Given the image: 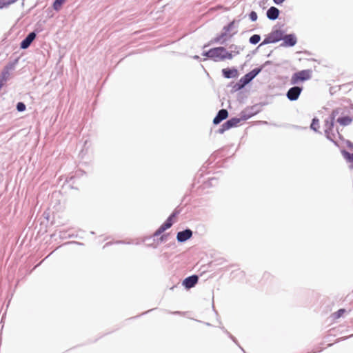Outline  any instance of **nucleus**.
<instances>
[{
  "instance_id": "f257e3e1",
  "label": "nucleus",
  "mask_w": 353,
  "mask_h": 353,
  "mask_svg": "<svg viewBox=\"0 0 353 353\" xmlns=\"http://www.w3.org/2000/svg\"><path fill=\"white\" fill-rule=\"evenodd\" d=\"M203 56L208 57L214 61H223L225 59H232L233 54L227 51L223 47H217L203 52Z\"/></svg>"
},
{
  "instance_id": "f03ea898",
  "label": "nucleus",
  "mask_w": 353,
  "mask_h": 353,
  "mask_svg": "<svg viewBox=\"0 0 353 353\" xmlns=\"http://www.w3.org/2000/svg\"><path fill=\"white\" fill-rule=\"evenodd\" d=\"M334 119L335 112L333 111L329 118L325 121V134L329 140L336 143L337 137L340 138L341 135L338 129L334 128Z\"/></svg>"
},
{
  "instance_id": "7ed1b4c3",
  "label": "nucleus",
  "mask_w": 353,
  "mask_h": 353,
  "mask_svg": "<svg viewBox=\"0 0 353 353\" xmlns=\"http://www.w3.org/2000/svg\"><path fill=\"white\" fill-rule=\"evenodd\" d=\"M312 71L311 70H303L295 72L292 74L290 83L292 85L299 84L300 82H303L310 80L312 78Z\"/></svg>"
},
{
  "instance_id": "20e7f679",
  "label": "nucleus",
  "mask_w": 353,
  "mask_h": 353,
  "mask_svg": "<svg viewBox=\"0 0 353 353\" xmlns=\"http://www.w3.org/2000/svg\"><path fill=\"white\" fill-rule=\"evenodd\" d=\"M283 32L280 30L272 32L262 42L261 45L276 43L283 39Z\"/></svg>"
},
{
  "instance_id": "39448f33",
  "label": "nucleus",
  "mask_w": 353,
  "mask_h": 353,
  "mask_svg": "<svg viewBox=\"0 0 353 353\" xmlns=\"http://www.w3.org/2000/svg\"><path fill=\"white\" fill-rule=\"evenodd\" d=\"M261 71V68H254L243 77L241 78L239 82L241 83V86L243 87L248 83H249Z\"/></svg>"
},
{
  "instance_id": "423d86ee",
  "label": "nucleus",
  "mask_w": 353,
  "mask_h": 353,
  "mask_svg": "<svg viewBox=\"0 0 353 353\" xmlns=\"http://www.w3.org/2000/svg\"><path fill=\"white\" fill-rule=\"evenodd\" d=\"M303 88L299 86H293L288 90L286 97L290 101H296L299 99Z\"/></svg>"
},
{
  "instance_id": "0eeeda50",
  "label": "nucleus",
  "mask_w": 353,
  "mask_h": 353,
  "mask_svg": "<svg viewBox=\"0 0 353 353\" xmlns=\"http://www.w3.org/2000/svg\"><path fill=\"white\" fill-rule=\"evenodd\" d=\"M236 32L237 30H234L233 32L230 33L229 31L223 30L222 32L214 39V42L223 44L228 39L231 38Z\"/></svg>"
},
{
  "instance_id": "6e6552de",
  "label": "nucleus",
  "mask_w": 353,
  "mask_h": 353,
  "mask_svg": "<svg viewBox=\"0 0 353 353\" xmlns=\"http://www.w3.org/2000/svg\"><path fill=\"white\" fill-rule=\"evenodd\" d=\"M283 43L281 44L282 47H292L296 45L297 39L294 34H283Z\"/></svg>"
},
{
  "instance_id": "1a4fd4ad",
  "label": "nucleus",
  "mask_w": 353,
  "mask_h": 353,
  "mask_svg": "<svg viewBox=\"0 0 353 353\" xmlns=\"http://www.w3.org/2000/svg\"><path fill=\"white\" fill-rule=\"evenodd\" d=\"M241 119L232 118L227 121L222 125V128L219 129V132L223 133L224 131L229 130L231 128L236 127L241 121Z\"/></svg>"
},
{
  "instance_id": "9d476101",
  "label": "nucleus",
  "mask_w": 353,
  "mask_h": 353,
  "mask_svg": "<svg viewBox=\"0 0 353 353\" xmlns=\"http://www.w3.org/2000/svg\"><path fill=\"white\" fill-rule=\"evenodd\" d=\"M36 37L34 32L29 33L27 37L21 42L20 47L22 49L28 48Z\"/></svg>"
},
{
  "instance_id": "9b49d317",
  "label": "nucleus",
  "mask_w": 353,
  "mask_h": 353,
  "mask_svg": "<svg viewBox=\"0 0 353 353\" xmlns=\"http://www.w3.org/2000/svg\"><path fill=\"white\" fill-rule=\"evenodd\" d=\"M198 279L199 278L196 275L188 276L183 280V285H184L185 288L190 289L197 283Z\"/></svg>"
},
{
  "instance_id": "f8f14e48",
  "label": "nucleus",
  "mask_w": 353,
  "mask_h": 353,
  "mask_svg": "<svg viewBox=\"0 0 353 353\" xmlns=\"http://www.w3.org/2000/svg\"><path fill=\"white\" fill-rule=\"evenodd\" d=\"M192 235V232L190 229H186L183 231L177 233L176 239L179 242H184L189 239Z\"/></svg>"
},
{
  "instance_id": "ddd939ff",
  "label": "nucleus",
  "mask_w": 353,
  "mask_h": 353,
  "mask_svg": "<svg viewBox=\"0 0 353 353\" xmlns=\"http://www.w3.org/2000/svg\"><path fill=\"white\" fill-rule=\"evenodd\" d=\"M228 116V112L227 110L225 109H221L220 110L216 116L214 117L213 120L214 124H219L223 120L225 119Z\"/></svg>"
},
{
  "instance_id": "4468645a",
  "label": "nucleus",
  "mask_w": 353,
  "mask_h": 353,
  "mask_svg": "<svg viewBox=\"0 0 353 353\" xmlns=\"http://www.w3.org/2000/svg\"><path fill=\"white\" fill-rule=\"evenodd\" d=\"M224 77L227 79L235 78L238 76V70L235 68H225L222 70Z\"/></svg>"
},
{
  "instance_id": "2eb2a0df",
  "label": "nucleus",
  "mask_w": 353,
  "mask_h": 353,
  "mask_svg": "<svg viewBox=\"0 0 353 353\" xmlns=\"http://www.w3.org/2000/svg\"><path fill=\"white\" fill-rule=\"evenodd\" d=\"M279 10L277 8L272 6L267 11V17L270 20H275L278 18Z\"/></svg>"
},
{
  "instance_id": "dca6fc26",
  "label": "nucleus",
  "mask_w": 353,
  "mask_h": 353,
  "mask_svg": "<svg viewBox=\"0 0 353 353\" xmlns=\"http://www.w3.org/2000/svg\"><path fill=\"white\" fill-rule=\"evenodd\" d=\"M174 216V214H172L166 221L165 222L162 224L161 226H160V230L161 231H165L167 229L170 228L172 225V218Z\"/></svg>"
},
{
  "instance_id": "f3484780",
  "label": "nucleus",
  "mask_w": 353,
  "mask_h": 353,
  "mask_svg": "<svg viewBox=\"0 0 353 353\" xmlns=\"http://www.w3.org/2000/svg\"><path fill=\"white\" fill-rule=\"evenodd\" d=\"M337 122L343 126H347L351 123L352 119L350 117H339L337 119Z\"/></svg>"
},
{
  "instance_id": "a211bd4d",
  "label": "nucleus",
  "mask_w": 353,
  "mask_h": 353,
  "mask_svg": "<svg viewBox=\"0 0 353 353\" xmlns=\"http://www.w3.org/2000/svg\"><path fill=\"white\" fill-rule=\"evenodd\" d=\"M12 69V66H6L2 72L1 82L6 81L10 76V70Z\"/></svg>"
},
{
  "instance_id": "6ab92c4d",
  "label": "nucleus",
  "mask_w": 353,
  "mask_h": 353,
  "mask_svg": "<svg viewBox=\"0 0 353 353\" xmlns=\"http://www.w3.org/2000/svg\"><path fill=\"white\" fill-rule=\"evenodd\" d=\"M237 26H235V21H233L231 23H230L228 26L223 27V30L229 31L230 33L232 32H233L234 30H236Z\"/></svg>"
},
{
  "instance_id": "aec40b11",
  "label": "nucleus",
  "mask_w": 353,
  "mask_h": 353,
  "mask_svg": "<svg viewBox=\"0 0 353 353\" xmlns=\"http://www.w3.org/2000/svg\"><path fill=\"white\" fill-rule=\"evenodd\" d=\"M17 0H0V9L15 3Z\"/></svg>"
},
{
  "instance_id": "412c9836",
  "label": "nucleus",
  "mask_w": 353,
  "mask_h": 353,
  "mask_svg": "<svg viewBox=\"0 0 353 353\" xmlns=\"http://www.w3.org/2000/svg\"><path fill=\"white\" fill-rule=\"evenodd\" d=\"M343 157L349 162L353 163V153L350 154V152L343 150L342 152Z\"/></svg>"
},
{
  "instance_id": "4be33fe9",
  "label": "nucleus",
  "mask_w": 353,
  "mask_h": 353,
  "mask_svg": "<svg viewBox=\"0 0 353 353\" xmlns=\"http://www.w3.org/2000/svg\"><path fill=\"white\" fill-rule=\"evenodd\" d=\"M261 37L259 34H254L250 38V43L252 44H256L260 41Z\"/></svg>"
},
{
  "instance_id": "5701e85b",
  "label": "nucleus",
  "mask_w": 353,
  "mask_h": 353,
  "mask_svg": "<svg viewBox=\"0 0 353 353\" xmlns=\"http://www.w3.org/2000/svg\"><path fill=\"white\" fill-rule=\"evenodd\" d=\"M65 0H55L53 3V8L55 10H59Z\"/></svg>"
},
{
  "instance_id": "b1692460",
  "label": "nucleus",
  "mask_w": 353,
  "mask_h": 353,
  "mask_svg": "<svg viewBox=\"0 0 353 353\" xmlns=\"http://www.w3.org/2000/svg\"><path fill=\"white\" fill-rule=\"evenodd\" d=\"M319 119H315V118L313 119L312 122L310 125L311 129L313 130L314 131L316 132L317 128L319 127Z\"/></svg>"
},
{
  "instance_id": "393cba45",
  "label": "nucleus",
  "mask_w": 353,
  "mask_h": 353,
  "mask_svg": "<svg viewBox=\"0 0 353 353\" xmlns=\"http://www.w3.org/2000/svg\"><path fill=\"white\" fill-rule=\"evenodd\" d=\"M17 110L19 112H23L26 110V105L22 102H19L17 104Z\"/></svg>"
},
{
  "instance_id": "a878e982",
  "label": "nucleus",
  "mask_w": 353,
  "mask_h": 353,
  "mask_svg": "<svg viewBox=\"0 0 353 353\" xmlns=\"http://www.w3.org/2000/svg\"><path fill=\"white\" fill-rule=\"evenodd\" d=\"M345 312V310L344 309H340L339 310H338L336 312H335L333 315H334V319H338V318H340L343 314Z\"/></svg>"
},
{
  "instance_id": "bb28decb",
  "label": "nucleus",
  "mask_w": 353,
  "mask_h": 353,
  "mask_svg": "<svg viewBox=\"0 0 353 353\" xmlns=\"http://www.w3.org/2000/svg\"><path fill=\"white\" fill-rule=\"evenodd\" d=\"M250 19L252 21H255L257 19V14L254 11H252L249 14Z\"/></svg>"
},
{
  "instance_id": "cd10ccee",
  "label": "nucleus",
  "mask_w": 353,
  "mask_h": 353,
  "mask_svg": "<svg viewBox=\"0 0 353 353\" xmlns=\"http://www.w3.org/2000/svg\"><path fill=\"white\" fill-rule=\"evenodd\" d=\"M230 48L232 49L231 52L230 53L232 54L234 52L235 54H239V48H238V46H231L230 47Z\"/></svg>"
},
{
  "instance_id": "c85d7f7f",
  "label": "nucleus",
  "mask_w": 353,
  "mask_h": 353,
  "mask_svg": "<svg viewBox=\"0 0 353 353\" xmlns=\"http://www.w3.org/2000/svg\"><path fill=\"white\" fill-rule=\"evenodd\" d=\"M285 0H273L274 3L276 5H281L283 3Z\"/></svg>"
},
{
  "instance_id": "c756f323",
  "label": "nucleus",
  "mask_w": 353,
  "mask_h": 353,
  "mask_svg": "<svg viewBox=\"0 0 353 353\" xmlns=\"http://www.w3.org/2000/svg\"><path fill=\"white\" fill-rule=\"evenodd\" d=\"M163 231L160 230V228L154 232V236H159L160 235Z\"/></svg>"
},
{
  "instance_id": "7c9ffc66",
  "label": "nucleus",
  "mask_w": 353,
  "mask_h": 353,
  "mask_svg": "<svg viewBox=\"0 0 353 353\" xmlns=\"http://www.w3.org/2000/svg\"><path fill=\"white\" fill-rule=\"evenodd\" d=\"M230 337L232 338V339L234 341H235V339H234V338L233 336H230Z\"/></svg>"
},
{
  "instance_id": "2f4dec72",
  "label": "nucleus",
  "mask_w": 353,
  "mask_h": 353,
  "mask_svg": "<svg viewBox=\"0 0 353 353\" xmlns=\"http://www.w3.org/2000/svg\"><path fill=\"white\" fill-rule=\"evenodd\" d=\"M350 167L351 169H353V164L351 165Z\"/></svg>"
},
{
  "instance_id": "473e14b6",
  "label": "nucleus",
  "mask_w": 353,
  "mask_h": 353,
  "mask_svg": "<svg viewBox=\"0 0 353 353\" xmlns=\"http://www.w3.org/2000/svg\"><path fill=\"white\" fill-rule=\"evenodd\" d=\"M194 58L195 59H199V57L198 56H195Z\"/></svg>"
}]
</instances>
